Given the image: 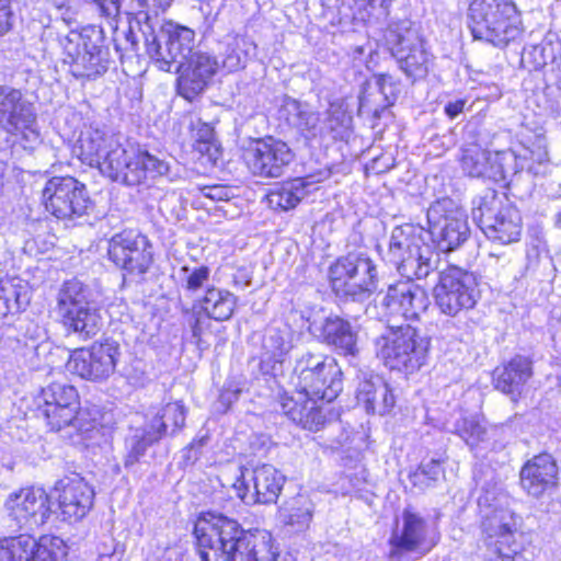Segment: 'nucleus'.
Wrapping results in <instances>:
<instances>
[{
	"instance_id": "64",
	"label": "nucleus",
	"mask_w": 561,
	"mask_h": 561,
	"mask_svg": "<svg viewBox=\"0 0 561 561\" xmlns=\"http://www.w3.org/2000/svg\"><path fill=\"white\" fill-rule=\"evenodd\" d=\"M126 41L127 43L129 44V49L130 50H135L136 49V41H135V36L131 32H129L128 34H126Z\"/></svg>"
},
{
	"instance_id": "30",
	"label": "nucleus",
	"mask_w": 561,
	"mask_h": 561,
	"mask_svg": "<svg viewBox=\"0 0 561 561\" xmlns=\"http://www.w3.org/2000/svg\"><path fill=\"white\" fill-rule=\"evenodd\" d=\"M318 400L321 399L298 391L295 397L285 396L280 399V410L302 428L317 432L327 422L322 408L317 403Z\"/></svg>"
},
{
	"instance_id": "61",
	"label": "nucleus",
	"mask_w": 561,
	"mask_h": 561,
	"mask_svg": "<svg viewBox=\"0 0 561 561\" xmlns=\"http://www.w3.org/2000/svg\"><path fill=\"white\" fill-rule=\"evenodd\" d=\"M517 552L518 551H505L499 548L497 551H493V554L484 561H515L514 556L517 554Z\"/></svg>"
},
{
	"instance_id": "57",
	"label": "nucleus",
	"mask_w": 561,
	"mask_h": 561,
	"mask_svg": "<svg viewBox=\"0 0 561 561\" xmlns=\"http://www.w3.org/2000/svg\"><path fill=\"white\" fill-rule=\"evenodd\" d=\"M193 321L190 322V325H191V329H192V334H193V337H195L197 340V342L199 343L201 341V336L203 334V331H204V322L208 319L205 317H202L201 314H193Z\"/></svg>"
},
{
	"instance_id": "37",
	"label": "nucleus",
	"mask_w": 561,
	"mask_h": 561,
	"mask_svg": "<svg viewBox=\"0 0 561 561\" xmlns=\"http://www.w3.org/2000/svg\"><path fill=\"white\" fill-rule=\"evenodd\" d=\"M112 7L117 12L134 15L140 30L147 31L159 25V12L164 11L161 0H117Z\"/></svg>"
},
{
	"instance_id": "5",
	"label": "nucleus",
	"mask_w": 561,
	"mask_h": 561,
	"mask_svg": "<svg viewBox=\"0 0 561 561\" xmlns=\"http://www.w3.org/2000/svg\"><path fill=\"white\" fill-rule=\"evenodd\" d=\"M471 216L485 237L493 242L511 244L520 238L519 211L494 190H485L472 199Z\"/></svg>"
},
{
	"instance_id": "41",
	"label": "nucleus",
	"mask_w": 561,
	"mask_h": 561,
	"mask_svg": "<svg viewBox=\"0 0 561 561\" xmlns=\"http://www.w3.org/2000/svg\"><path fill=\"white\" fill-rule=\"evenodd\" d=\"M185 423V408L180 402L165 404L149 424L150 428L160 434H175Z\"/></svg>"
},
{
	"instance_id": "9",
	"label": "nucleus",
	"mask_w": 561,
	"mask_h": 561,
	"mask_svg": "<svg viewBox=\"0 0 561 561\" xmlns=\"http://www.w3.org/2000/svg\"><path fill=\"white\" fill-rule=\"evenodd\" d=\"M0 129L19 139L24 148H34L41 142L35 105L22 90L0 85Z\"/></svg>"
},
{
	"instance_id": "47",
	"label": "nucleus",
	"mask_w": 561,
	"mask_h": 561,
	"mask_svg": "<svg viewBox=\"0 0 561 561\" xmlns=\"http://www.w3.org/2000/svg\"><path fill=\"white\" fill-rule=\"evenodd\" d=\"M28 302L27 293L12 282L0 285V313H16Z\"/></svg>"
},
{
	"instance_id": "26",
	"label": "nucleus",
	"mask_w": 561,
	"mask_h": 561,
	"mask_svg": "<svg viewBox=\"0 0 561 561\" xmlns=\"http://www.w3.org/2000/svg\"><path fill=\"white\" fill-rule=\"evenodd\" d=\"M428 304L426 291L409 279L390 285L383 298V306L391 314H401L405 319L419 318Z\"/></svg>"
},
{
	"instance_id": "52",
	"label": "nucleus",
	"mask_w": 561,
	"mask_h": 561,
	"mask_svg": "<svg viewBox=\"0 0 561 561\" xmlns=\"http://www.w3.org/2000/svg\"><path fill=\"white\" fill-rule=\"evenodd\" d=\"M376 83L379 92L387 102L383 106L393 104L401 92V82L389 73H379L376 76Z\"/></svg>"
},
{
	"instance_id": "6",
	"label": "nucleus",
	"mask_w": 561,
	"mask_h": 561,
	"mask_svg": "<svg viewBox=\"0 0 561 561\" xmlns=\"http://www.w3.org/2000/svg\"><path fill=\"white\" fill-rule=\"evenodd\" d=\"M333 291L340 298L363 302L377 289V267L364 252H350L339 257L329 268Z\"/></svg>"
},
{
	"instance_id": "25",
	"label": "nucleus",
	"mask_w": 561,
	"mask_h": 561,
	"mask_svg": "<svg viewBox=\"0 0 561 561\" xmlns=\"http://www.w3.org/2000/svg\"><path fill=\"white\" fill-rule=\"evenodd\" d=\"M78 144L81 160L91 167L99 168L110 179L111 173L105 167L110 163L112 153L116 149L127 148L119 145L105 129L93 125L81 133Z\"/></svg>"
},
{
	"instance_id": "2",
	"label": "nucleus",
	"mask_w": 561,
	"mask_h": 561,
	"mask_svg": "<svg viewBox=\"0 0 561 561\" xmlns=\"http://www.w3.org/2000/svg\"><path fill=\"white\" fill-rule=\"evenodd\" d=\"M474 39L505 48L524 33L522 13L514 0H472L468 9Z\"/></svg>"
},
{
	"instance_id": "46",
	"label": "nucleus",
	"mask_w": 561,
	"mask_h": 561,
	"mask_svg": "<svg viewBox=\"0 0 561 561\" xmlns=\"http://www.w3.org/2000/svg\"><path fill=\"white\" fill-rule=\"evenodd\" d=\"M35 539L30 535H20L0 540V561H30V549Z\"/></svg>"
},
{
	"instance_id": "11",
	"label": "nucleus",
	"mask_w": 561,
	"mask_h": 561,
	"mask_svg": "<svg viewBox=\"0 0 561 561\" xmlns=\"http://www.w3.org/2000/svg\"><path fill=\"white\" fill-rule=\"evenodd\" d=\"M437 534L417 512L405 508L388 539V559L408 561L413 553L424 556L437 543Z\"/></svg>"
},
{
	"instance_id": "53",
	"label": "nucleus",
	"mask_w": 561,
	"mask_h": 561,
	"mask_svg": "<svg viewBox=\"0 0 561 561\" xmlns=\"http://www.w3.org/2000/svg\"><path fill=\"white\" fill-rule=\"evenodd\" d=\"M96 423L94 420H90L88 417V413L84 411H80L79 408L77 412L73 413V420L67 424H65L64 428H69L76 431L78 434H89L93 430H95Z\"/></svg>"
},
{
	"instance_id": "10",
	"label": "nucleus",
	"mask_w": 561,
	"mask_h": 561,
	"mask_svg": "<svg viewBox=\"0 0 561 561\" xmlns=\"http://www.w3.org/2000/svg\"><path fill=\"white\" fill-rule=\"evenodd\" d=\"M102 43V32L95 28L70 31L60 39L65 61L70 64L75 77L90 79L107 70L108 53Z\"/></svg>"
},
{
	"instance_id": "7",
	"label": "nucleus",
	"mask_w": 561,
	"mask_h": 561,
	"mask_svg": "<svg viewBox=\"0 0 561 561\" xmlns=\"http://www.w3.org/2000/svg\"><path fill=\"white\" fill-rule=\"evenodd\" d=\"M299 392L333 401L343 389L342 369L335 358L323 353L306 352L295 365Z\"/></svg>"
},
{
	"instance_id": "3",
	"label": "nucleus",
	"mask_w": 561,
	"mask_h": 561,
	"mask_svg": "<svg viewBox=\"0 0 561 561\" xmlns=\"http://www.w3.org/2000/svg\"><path fill=\"white\" fill-rule=\"evenodd\" d=\"M386 260L407 279L425 278L437 268L439 254L430 243L428 232L410 224L392 229Z\"/></svg>"
},
{
	"instance_id": "21",
	"label": "nucleus",
	"mask_w": 561,
	"mask_h": 561,
	"mask_svg": "<svg viewBox=\"0 0 561 561\" xmlns=\"http://www.w3.org/2000/svg\"><path fill=\"white\" fill-rule=\"evenodd\" d=\"M4 508L19 528L26 529L46 524L51 515L49 495L41 488H25L10 493Z\"/></svg>"
},
{
	"instance_id": "23",
	"label": "nucleus",
	"mask_w": 561,
	"mask_h": 561,
	"mask_svg": "<svg viewBox=\"0 0 561 561\" xmlns=\"http://www.w3.org/2000/svg\"><path fill=\"white\" fill-rule=\"evenodd\" d=\"M43 404L38 411L45 417L51 431H61L65 424L73 420L79 408V397L75 387L68 383L53 382L42 390Z\"/></svg>"
},
{
	"instance_id": "33",
	"label": "nucleus",
	"mask_w": 561,
	"mask_h": 561,
	"mask_svg": "<svg viewBox=\"0 0 561 561\" xmlns=\"http://www.w3.org/2000/svg\"><path fill=\"white\" fill-rule=\"evenodd\" d=\"M282 113L307 140H322V115L295 99H286Z\"/></svg>"
},
{
	"instance_id": "59",
	"label": "nucleus",
	"mask_w": 561,
	"mask_h": 561,
	"mask_svg": "<svg viewBox=\"0 0 561 561\" xmlns=\"http://www.w3.org/2000/svg\"><path fill=\"white\" fill-rule=\"evenodd\" d=\"M194 149L201 154L213 157L217 151L215 141H195Z\"/></svg>"
},
{
	"instance_id": "19",
	"label": "nucleus",
	"mask_w": 561,
	"mask_h": 561,
	"mask_svg": "<svg viewBox=\"0 0 561 561\" xmlns=\"http://www.w3.org/2000/svg\"><path fill=\"white\" fill-rule=\"evenodd\" d=\"M119 344L113 340L93 343L89 348L73 351L67 362V370L92 381L112 376L119 356Z\"/></svg>"
},
{
	"instance_id": "1",
	"label": "nucleus",
	"mask_w": 561,
	"mask_h": 561,
	"mask_svg": "<svg viewBox=\"0 0 561 561\" xmlns=\"http://www.w3.org/2000/svg\"><path fill=\"white\" fill-rule=\"evenodd\" d=\"M194 536L203 561H276L270 536L247 531L221 513H202Z\"/></svg>"
},
{
	"instance_id": "56",
	"label": "nucleus",
	"mask_w": 561,
	"mask_h": 561,
	"mask_svg": "<svg viewBox=\"0 0 561 561\" xmlns=\"http://www.w3.org/2000/svg\"><path fill=\"white\" fill-rule=\"evenodd\" d=\"M240 392L241 389L233 385L225 387L219 396L220 404L228 409L232 404V402L238 400Z\"/></svg>"
},
{
	"instance_id": "17",
	"label": "nucleus",
	"mask_w": 561,
	"mask_h": 561,
	"mask_svg": "<svg viewBox=\"0 0 561 561\" xmlns=\"http://www.w3.org/2000/svg\"><path fill=\"white\" fill-rule=\"evenodd\" d=\"M108 259L129 275L146 274L153 262L152 244L147 236L124 230L115 233L108 241Z\"/></svg>"
},
{
	"instance_id": "44",
	"label": "nucleus",
	"mask_w": 561,
	"mask_h": 561,
	"mask_svg": "<svg viewBox=\"0 0 561 561\" xmlns=\"http://www.w3.org/2000/svg\"><path fill=\"white\" fill-rule=\"evenodd\" d=\"M254 48L255 45L245 37H232L226 45L222 56V67L230 72L244 68L250 51Z\"/></svg>"
},
{
	"instance_id": "24",
	"label": "nucleus",
	"mask_w": 561,
	"mask_h": 561,
	"mask_svg": "<svg viewBox=\"0 0 561 561\" xmlns=\"http://www.w3.org/2000/svg\"><path fill=\"white\" fill-rule=\"evenodd\" d=\"M54 494L64 520L79 522L91 511L94 502L93 488L82 478H67L59 480Z\"/></svg>"
},
{
	"instance_id": "49",
	"label": "nucleus",
	"mask_w": 561,
	"mask_h": 561,
	"mask_svg": "<svg viewBox=\"0 0 561 561\" xmlns=\"http://www.w3.org/2000/svg\"><path fill=\"white\" fill-rule=\"evenodd\" d=\"M456 433L471 449L486 439V428L476 417H466L457 422Z\"/></svg>"
},
{
	"instance_id": "8",
	"label": "nucleus",
	"mask_w": 561,
	"mask_h": 561,
	"mask_svg": "<svg viewBox=\"0 0 561 561\" xmlns=\"http://www.w3.org/2000/svg\"><path fill=\"white\" fill-rule=\"evenodd\" d=\"M147 54L162 71L171 72L193 53L195 32L172 21H164L150 31L141 28Z\"/></svg>"
},
{
	"instance_id": "20",
	"label": "nucleus",
	"mask_w": 561,
	"mask_h": 561,
	"mask_svg": "<svg viewBox=\"0 0 561 561\" xmlns=\"http://www.w3.org/2000/svg\"><path fill=\"white\" fill-rule=\"evenodd\" d=\"M285 477L272 465L245 469L232 488L245 504H272L278 499Z\"/></svg>"
},
{
	"instance_id": "36",
	"label": "nucleus",
	"mask_w": 561,
	"mask_h": 561,
	"mask_svg": "<svg viewBox=\"0 0 561 561\" xmlns=\"http://www.w3.org/2000/svg\"><path fill=\"white\" fill-rule=\"evenodd\" d=\"M65 328L83 340L95 336L102 327V318L96 307H79V309L60 314Z\"/></svg>"
},
{
	"instance_id": "28",
	"label": "nucleus",
	"mask_w": 561,
	"mask_h": 561,
	"mask_svg": "<svg viewBox=\"0 0 561 561\" xmlns=\"http://www.w3.org/2000/svg\"><path fill=\"white\" fill-rule=\"evenodd\" d=\"M482 531L489 540L490 546H494V551L502 548L505 551H518L519 545L515 539L517 522L514 513L507 508L495 507L483 514Z\"/></svg>"
},
{
	"instance_id": "45",
	"label": "nucleus",
	"mask_w": 561,
	"mask_h": 561,
	"mask_svg": "<svg viewBox=\"0 0 561 561\" xmlns=\"http://www.w3.org/2000/svg\"><path fill=\"white\" fill-rule=\"evenodd\" d=\"M30 561H64L67 556L64 540L55 536H42L30 549Z\"/></svg>"
},
{
	"instance_id": "15",
	"label": "nucleus",
	"mask_w": 561,
	"mask_h": 561,
	"mask_svg": "<svg viewBox=\"0 0 561 561\" xmlns=\"http://www.w3.org/2000/svg\"><path fill=\"white\" fill-rule=\"evenodd\" d=\"M408 24L410 23L403 22L396 28H390L387 39L399 68L415 81L426 77L432 59L419 31Z\"/></svg>"
},
{
	"instance_id": "35",
	"label": "nucleus",
	"mask_w": 561,
	"mask_h": 561,
	"mask_svg": "<svg viewBox=\"0 0 561 561\" xmlns=\"http://www.w3.org/2000/svg\"><path fill=\"white\" fill-rule=\"evenodd\" d=\"M531 375V362L525 356L516 355L505 366L494 370L495 387L507 394L519 393Z\"/></svg>"
},
{
	"instance_id": "39",
	"label": "nucleus",
	"mask_w": 561,
	"mask_h": 561,
	"mask_svg": "<svg viewBox=\"0 0 561 561\" xmlns=\"http://www.w3.org/2000/svg\"><path fill=\"white\" fill-rule=\"evenodd\" d=\"M352 116L341 104L331 103L322 114V140H343L350 137Z\"/></svg>"
},
{
	"instance_id": "32",
	"label": "nucleus",
	"mask_w": 561,
	"mask_h": 561,
	"mask_svg": "<svg viewBox=\"0 0 561 561\" xmlns=\"http://www.w3.org/2000/svg\"><path fill=\"white\" fill-rule=\"evenodd\" d=\"M329 176V172L296 178L282 183L267 194L268 206L275 210H289L311 192L314 184Z\"/></svg>"
},
{
	"instance_id": "29",
	"label": "nucleus",
	"mask_w": 561,
	"mask_h": 561,
	"mask_svg": "<svg viewBox=\"0 0 561 561\" xmlns=\"http://www.w3.org/2000/svg\"><path fill=\"white\" fill-rule=\"evenodd\" d=\"M519 478L523 490L534 497H539L557 485V462L546 453L534 456L522 467Z\"/></svg>"
},
{
	"instance_id": "31",
	"label": "nucleus",
	"mask_w": 561,
	"mask_h": 561,
	"mask_svg": "<svg viewBox=\"0 0 561 561\" xmlns=\"http://www.w3.org/2000/svg\"><path fill=\"white\" fill-rule=\"evenodd\" d=\"M506 153H491L478 146L466 148L461 158V168L469 176L486 178L493 181L505 179L503 160Z\"/></svg>"
},
{
	"instance_id": "62",
	"label": "nucleus",
	"mask_w": 561,
	"mask_h": 561,
	"mask_svg": "<svg viewBox=\"0 0 561 561\" xmlns=\"http://www.w3.org/2000/svg\"><path fill=\"white\" fill-rule=\"evenodd\" d=\"M531 160L543 164L549 160L548 151L545 148H538L537 151H531Z\"/></svg>"
},
{
	"instance_id": "13",
	"label": "nucleus",
	"mask_w": 561,
	"mask_h": 561,
	"mask_svg": "<svg viewBox=\"0 0 561 561\" xmlns=\"http://www.w3.org/2000/svg\"><path fill=\"white\" fill-rule=\"evenodd\" d=\"M47 211L58 219L82 217L92 207L84 184L72 176H54L49 179L42 192Z\"/></svg>"
},
{
	"instance_id": "14",
	"label": "nucleus",
	"mask_w": 561,
	"mask_h": 561,
	"mask_svg": "<svg viewBox=\"0 0 561 561\" xmlns=\"http://www.w3.org/2000/svg\"><path fill=\"white\" fill-rule=\"evenodd\" d=\"M105 168L111 180L126 185H137L147 178L164 175L169 171L167 162L135 146L116 149Z\"/></svg>"
},
{
	"instance_id": "42",
	"label": "nucleus",
	"mask_w": 561,
	"mask_h": 561,
	"mask_svg": "<svg viewBox=\"0 0 561 561\" xmlns=\"http://www.w3.org/2000/svg\"><path fill=\"white\" fill-rule=\"evenodd\" d=\"M282 516L286 524L304 530L309 527L313 515V503L306 495L293 497L282 507Z\"/></svg>"
},
{
	"instance_id": "16",
	"label": "nucleus",
	"mask_w": 561,
	"mask_h": 561,
	"mask_svg": "<svg viewBox=\"0 0 561 561\" xmlns=\"http://www.w3.org/2000/svg\"><path fill=\"white\" fill-rule=\"evenodd\" d=\"M249 171L261 179L280 178L295 160L289 145L274 136L253 139L244 151Z\"/></svg>"
},
{
	"instance_id": "4",
	"label": "nucleus",
	"mask_w": 561,
	"mask_h": 561,
	"mask_svg": "<svg viewBox=\"0 0 561 561\" xmlns=\"http://www.w3.org/2000/svg\"><path fill=\"white\" fill-rule=\"evenodd\" d=\"M430 344V337L410 324L389 327L374 342L376 355L385 366L407 373L425 364Z\"/></svg>"
},
{
	"instance_id": "34",
	"label": "nucleus",
	"mask_w": 561,
	"mask_h": 561,
	"mask_svg": "<svg viewBox=\"0 0 561 561\" xmlns=\"http://www.w3.org/2000/svg\"><path fill=\"white\" fill-rule=\"evenodd\" d=\"M356 399L367 413L383 415L388 413L396 403V398L389 385L379 376L371 377L359 383Z\"/></svg>"
},
{
	"instance_id": "51",
	"label": "nucleus",
	"mask_w": 561,
	"mask_h": 561,
	"mask_svg": "<svg viewBox=\"0 0 561 561\" xmlns=\"http://www.w3.org/2000/svg\"><path fill=\"white\" fill-rule=\"evenodd\" d=\"M181 274L182 287L190 293H196L203 288L205 283L208 282L210 270L204 265L193 268L183 266L181 268Z\"/></svg>"
},
{
	"instance_id": "22",
	"label": "nucleus",
	"mask_w": 561,
	"mask_h": 561,
	"mask_svg": "<svg viewBox=\"0 0 561 561\" xmlns=\"http://www.w3.org/2000/svg\"><path fill=\"white\" fill-rule=\"evenodd\" d=\"M217 59L203 51H193L173 69L179 72L178 91L192 101L201 94L218 69Z\"/></svg>"
},
{
	"instance_id": "58",
	"label": "nucleus",
	"mask_w": 561,
	"mask_h": 561,
	"mask_svg": "<svg viewBox=\"0 0 561 561\" xmlns=\"http://www.w3.org/2000/svg\"><path fill=\"white\" fill-rule=\"evenodd\" d=\"M195 141H215L214 128L208 124H202L194 135Z\"/></svg>"
},
{
	"instance_id": "50",
	"label": "nucleus",
	"mask_w": 561,
	"mask_h": 561,
	"mask_svg": "<svg viewBox=\"0 0 561 561\" xmlns=\"http://www.w3.org/2000/svg\"><path fill=\"white\" fill-rule=\"evenodd\" d=\"M160 439V434L148 425L141 434H136L129 439V451L126 456L125 466H131L145 455L147 448Z\"/></svg>"
},
{
	"instance_id": "63",
	"label": "nucleus",
	"mask_w": 561,
	"mask_h": 561,
	"mask_svg": "<svg viewBox=\"0 0 561 561\" xmlns=\"http://www.w3.org/2000/svg\"><path fill=\"white\" fill-rule=\"evenodd\" d=\"M340 0H327V3H323V5H327V10L324 14L329 16L331 14V20L333 21L335 19L334 13L332 12L333 9H339Z\"/></svg>"
},
{
	"instance_id": "48",
	"label": "nucleus",
	"mask_w": 561,
	"mask_h": 561,
	"mask_svg": "<svg viewBox=\"0 0 561 561\" xmlns=\"http://www.w3.org/2000/svg\"><path fill=\"white\" fill-rule=\"evenodd\" d=\"M443 474V468L439 460L431 459L423 461L419 468L410 474V482L420 490H426L433 486Z\"/></svg>"
},
{
	"instance_id": "12",
	"label": "nucleus",
	"mask_w": 561,
	"mask_h": 561,
	"mask_svg": "<svg viewBox=\"0 0 561 561\" xmlns=\"http://www.w3.org/2000/svg\"><path fill=\"white\" fill-rule=\"evenodd\" d=\"M479 296L476 276L460 267L449 266L440 273L439 283L434 289V298L439 310L455 317L473 308Z\"/></svg>"
},
{
	"instance_id": "18",
	"label": "nucleus",
	"mask_w": 561,
	"mask_h": 561,
	"mask_svg": "<svg viewBox=\"0 0 561 561\" xmlns=\"http://www.w3.org/2000/svg\"><path fill=\"white\" fill-rule=\"evenodd\" d=\"M450 202L438 203L427 213L428 239L435 241L443 252L455 251L470 237L466 211L458 207L448 208Z\"/></svg>"
},
{
	"instance_id": "55",
	"label": "nucleus",
	"mask_w": 561,
	"mask_h": 561,
	"mask_svg": "<svg viewBox=\"0 0 561 561\" xmlns=\"http://www.w3.org/2000/svg\"><path fill=\"white\" fill-rule=\"evenodd\" d=\"M202 194L213 201H228L230 191L222 185H211L202 188Z\"/></svg>"
},
{
	"instance_id": "54",
	"label": "nucleus",
	"mask_w": 561,
	"mask_h": 561,
	"mask_svg": "<svg viewBox=\"0 0 561 561\" xmlns=\"http://www.w3.org/2000/svg\"><path fill=\"white\" fill-rule=\"evenodd\" d=\"M13 19L11 0H0V36L7 34L12 28Z\"/></svg>"
},
{
	"instance_id": "27",
	"label": "nucleus",
	"mask_w": 561,
	"mask_h": 561,
	"mask_svg": "<svg viewBox=\"0 0 561 561\" xmlns=\"http://www.w3.org/2000/svg\"><path fill=\"white\" fill-rule=\"evenodd\" d=\"M309 329L321 342L333 346L340 353L357 355V334L347 320L339 316H329L319 321L314 320Z\"/></svg>"
},
{
	"instance_id": "60",
	"label": "nucleus",
	"mask_w": 561,
	"mask_h": 561,
	"mask_svg": "<svg viewBox=\"0 0 561 561\" xmlns=\"http://www.w3.org/2000/svg\"><path fill=\"white\" fill-rule=\"evenodd\" d=\"M466 101L465 100H457L455 102H449L445 106V113L449 118H456L465 107Z\"/></svg>"
},
{
	"instance_id": "40",
	"label": "nucleus",
	"mask_w": 561,
	"mask_h": 561,
	"mask_svg": "<svg viewBox=\"0 0 561 561\" xmlns=\"http://www.w3.org/2000/svg\"><path fill=\"white\" fill-rule=\"evenodd\" d=\"M90 290L82 282L77 278L67 280L58 293L57 312H66L79 309V307H89L92 304L89 300Z\"/></svg>"
},
{
	"instance_id": "43",
	"label": "nucleus",
	"mask_w": 561,
	"mask_h": 561,
	"mask_svg": "<svg viewBox=\"0 0 561 561\" xmlns=\"http://www.w3.org/2000/svg\"><path fill=\"white\" fill-rule=\"evenodd\" d=\"M291 332L287 327H268L263 336L262 347L267 359L280 362L291 348Z\"/></svg>"
},
{
	"instance_id": "38",
	"label": "nucleus",
	"mask_w": 561,
	"mask_h": 561,
	"mask_svg": "<svg viewBox=\"0 0 561 561\" xmlns=\"http://www.w3.org/2000/svg\"><path fill=\"white\" fill-rule=\"evenodd\" d=\"M237 297L228 290L210 287L202 300V309L206 318L226 321L233 314Z\"/></svg>"
}]
</instances>
